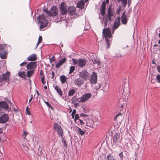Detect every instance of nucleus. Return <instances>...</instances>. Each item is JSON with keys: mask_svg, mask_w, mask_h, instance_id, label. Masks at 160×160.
<instances>
[{"mask_svg": "<svg viewBox=\"0 0 160 160\" xmlns=\"http://www.w3.org/2000/svg\"><path fill=\"white\" fill-rule=\"evenodd\" d=\"M104 28L102 30V36L105 38L106 42V48H109L112 43V36L111 29L109 28H105L108 24V22H104Z\"/></svg>", "mask_w": 160, "mask_h": 160, "instance_id": "f257e3e1", "label": "nucleus"}, {"mask_svg": "<svg viewBox=\"0 0 160 160\" xmlns=\"http://www.w3.org/2000/svg\"><path fill=\"white\" fill-rule=\"evenodd\" d=\"M38 22L40 23V30L47 27L48 23V21L46 19V17L44 14L39 15L37 18Z\"/></svg>", "mask_w": 160, "mask_h": 160, "instance_id": "f03ea898", "label": "nucleus"}, {"mask_svg": "<svg viewBox=\"0 0 160 160\" xmlns=\"http://www.w3.org/2000/svg\"><path fill=\"white\" fill-rule=\"evenodd\" d=\"M54 129L55 130L58 135L61 137L63 135V130L60 125L57 123H54L53 126Z\"/></svg>", "mask_w": 160, "mask_h": 160, "instance_id": "7ed1b4c3", "label": "nucleus"}, {"mask_svg": "<svg viewBox=\"0 0 160 160\" xmlns=\"http://www.w3.org/2000/svg\"><path fill=\"white\" fill-rule=\"evenodd\" d=\"M10 72L7 71L5 73L2 74L0 75V82H2L5 81L9 83L10 81Z\"/></svg>", "mask_w": 160, "mask_h": 160, "instance_id": "20e7f679", "label": "nucleus"}, {"mask_svg": "<svg viewBox=\"0 0 160 160\" xmlns=\"http://www.w3.org/2000/svg\"><path fill=\"white\" fill-rule=\"evenodd\" d=\"M78 75L80 77L83 78L85 81L89 79L90 76L89 73L86 70H83L79 72Z\"/></svg>", "mask_w": 160, "mask_h": 160, "instance_id": "39448f33", "label": "nucleus"}, {"mask_svg": "<svg viewBox=\"0 0 160 160\" xmlns=\"http://www.w3.org/2000/svg\"><path fill=\"white\" fill-rule=\"evenodd\" d=\"M50 15L49 16L54 17L58 15V9L56 6H53L51 8L49 11Z\"/></svg>", "mask_w": 160, "mask_h": 160, "instance_id": "423d86ee", "label": "nucleus"}, {"mask_svg": "<svg viewBox=\"0 0 160 160\" xmlns=\"http://www.w3.org/2000/svg\"><path fill=\"white\" fill-rule=\"evenodd\" d=\"M66 4L65 2H62L59 5L61 14L64 15L66 14L68 10L66 9Z\"/></svg>", "mask_w": 160, "mask_h": 160, "instance_id": "0eeeda50", "label": "nucleus"}, {"mask_svg": "<svg viewBox=\"0 0 160 160\" xmlns=\"http://www.w3.org/2000/svg\"><path fill=\"white\" fill-rule=\"evenodd\" d=\"M97 73L94 72H93L90 79V83L93 84H95L96 83L97 80Z\"/></svg>", "mask_w": 160, "mask_h": 160, "instance_id": "6e6552de", "label": "nucleus"}, {"mask_svg": "<svg viewBox=\"0 0 160 160\" xmlns=\"http://www.w3.org/2000/svg\"><path fill=\"white\" fill-rule=\"evenodd\" d=\"M37 66V62H30L27 64L26 67L27 70L34 69L36 68Z\"/></svg>", "mask_w": 160, "mask_h": 160, "instance_id": "1a4fd4ad", "label": "nucleus"}, {"mask_svg": "<svg viewBox=\"0 0 160 160\" xmlns=\"http://www.w3.org/2000/svg\"><path fill=\"white\" fill-rule=\"evenodd\" d=\"M9 117L7 114L4 113L0 117V123L2 124L5 123L8 121Z\"/></svg>", "mask_w": 160, "mask_h": 160, "instance_id": "9d476101", "label": "nucleus"}, {"mask_svg": "<svg viewBox=\"0 0 160 160\" xmlns=\"http://www.w3.org/2000/svg\"><path fill=\"white\" fill-rule=\"evenodd\" d=\"M92 96L91 94L90 93H88L83 95L80 99V101L84 102L85 101L88 100Z\"/></svg>", "mask_w": 160, "mask_h": 160, "instance_id": "9b49d317", "label": "nucleus"}, {"mask_svg": "<svg viewBox=\"0 0 160 160\" xmlns=\"http://www.w3.org/2000/svg\"><path fill=\"white\" fill-rule=\"evenodd\" d=\"M126 11L124 10L122 13L121 17V22L122 24H125L127 23L128 19L127 18V16L125 14Z\"/></svg>", "mask_w": 160, "mask_h": 160, "instance_id": "f8f14e48", "label": "nucleus"}, {"mask_svg": "<svg viewBox=\"0 0 160 160\" xmlns=\"http://www.w3.org/2000/svg\"><path fill=\"white\" fill-rule=\"evenodd\" d=\"M78 65L79 67H84L87 63V60L84 59H78Z\"/></svg>", "mask_w": 160, "mask_h": 160, "instance_id": "ddd939ff", "label": "nucleus"}, {"mask_svg": "<svg viewBox=\"0 0 160 160\" xmlns=\"http://www.w3.org/2000/svg\"><path fill=\"white\" fill-rule=\"evenodd\" d=\"M86 122V126L88 127L91 128H93L94 125V121L92 119H86L85 120Z\"/></svg>", "mask_w": 160, "mask_h": 160, "instance_id": "4468645a", "label": "nucleus"}, {"mask_svg": "<svg viewBox=\"0 0 160 160\" xmlns=\"http://www.w3.org/2000/svg\"><path fill=\"white\" fill-rule=\"evenodd\" d=\"M74 82L75 85H77L78 86H80L83 84L84 81L83 79L78 78L75 79Z\"/></svg>", "mask_w": 160, "mask_h": 160, "instance_id": "2eb2a0df", "label": "nucleus"}, {"mask_svg": "<svg viewBox=\"0 0 160 160\" xmlns=\"http://www.w3.org/2000/svg\"><path fill=\"white\" fill-rule=\"evenodd\" d=\"M0 108L7 109L8 108V105L5 101H1L0 102Z\"/></svg>", "mask_w": 160, "mask_h": 160, "instance_id": "dca6fc26", "label": "nucleus"}, {"mask_svg": "<svg viewBox=\"0 0 160 160\" xmlns=\"http://www.w3.org/2000/svg\"><path fill=\"white\" fill-rule=\"evenodd\" d=\"M120 138V134L119 133H116L113 136V142L116 144L118 142V140Z\"/></svg>", "mask_w": 160, "mask_h": 160, "instance_id": "f3484780", "label": "nucleus"}, {"mask_svg": "<svg viewBox=\"0 0 160 160\" xmlns=\"http://www.w3.org/2000/svg\"><path fill=\"white\" fill-rule=\"evenodd\" d=\"M67 60V59L65 58H64L62 59L59 61L58 63L56 64L55 67L56 68H58L61 66Z\"/></svg>", "mask_w": 160, "mask_h": 160, "instance_id": "a211bd4d", "label": "nucleus"}, {"mask_svg": "<svg viewBox=\"0 0 160 160\" xmlns=\"http://www.w3.org/2000/svg\"><path fill=\"white\" fill-rule=\"evenodd\" d=\"M84 1L83 0H81L79 1L77 4V7L81 9H83L84 8Z\"/></svg>", "mask_w": 160, "mask_h": 160, "instance_id": "6ab92c4d", "label": "nucleus"}, {"mask_svg": "<svg viewBox=\"0 0 160 160\" xmlns=\"http://www.w3.org/2000/svg\"><path fill=\"white\" fill-rule=\"evenodd\" d=\"M68 11L69 12V14L71 16L73 15L75 12V10L72 6H70L68 8Z\"/></svg>", "mask_w": 160, "mask_h": 160, "instance_id": "aec40b11", "label": "nucleus"}, {"mask_svg": "<svg viewBox=\"0 0 160 160\" xmlns=\"http://www.w3.org/2000/svg\"><path fill=\"white\" fill-rule=\"evenodd\" d=\"M37 56L35 54H32L27 58V60L30 61H34L36 60Z\"/></svg>", "mask_w": 160, "mask_h": 160, "instance_id": "412c9836", "label": "nucleus"}, {"mask_svg": "<svg viewBox=\"0 0 160 160\" xmlns=\"http://www.w3.org/2000/svg\"><path fill=\"white\" fill-rule=\"evenodd\" d=\"M55 89L60 97H62L63 93L61 88L58 85H56L55 86Z\"/></svg>", "mask_w": 160, "mask_h": 160, "instance_id": "4be33fe9", "label": "nucleus"}, {"mask_svg": "<svg viewBox=\"0 0 160 160\" xmlns=\"http://www.w3.org/2000/svg\"><path fill=\"white\" fill-rule=\"evenodd\" d=\"M80 98H77L76 97H74L72 99V103L74 104L78 105V102L81 101H79Z\"/></svg>", "mask_w": 160, "mask_h": 160, "instance_id": "5701e85b", "label": "nucleus"}, {"mask_svg": "<svg viewBox=\"0 0 160 160\" xmlns=\"http://www.w3.org/2000/svg\"><path fill=\"white\" fill-rule=\"evenodd\" d=\"M76 130L78 132V134L81 136H83L85 133V131L82 130L81 128L78 127H76Z\"/></svg>", "mask_w": 160, "mask_h": 160, "instance_id": "b1692460", "label": "nucleus"}, {"mask_svg": "<svg viewBox=\"0 0 160 160\" xmlns=\"http://www.w3.org/2000/svg\"><path fill=\"white\" fill-rule=\"evenodd\" d=\"M120 20L119 18L118 17V19L116 21V19L115 20V22L113 25V28H114L115 29H117L118 28L119 26L120 25Z\"/></svg>", "mask_w": 160, "mask_h": 160, "instance_id": "393cba45", "label": "nucleus"}, {"mask_svg": "<svg viewBox=\"0 0 160 160\" xmlns=\"http://www.w3.org/2000/svg\"><path fill=\"white\" fill-rule=\"evenodd\" d=\"M26 72L25 71H20L18 73V75L21 78L26 79L27 75H26Z\"/></svg>", "mask_w": 160, "mask_h": 160, "instance_id": "a878e982", "label": "nucleus"}, {"mask_svg": "<svg viewBox=\"0 0 160 160\" xmlns=\"http://www.w3.org/2000/svg\"><path fill=\"white\" fill-rule=\"evenodd\" d=\"M34 71L35 70L34 69L29 70L27 72V76L30 78L33 75Z\"/></svg>", "mask_w": 160, "mask_h": 160, "instance_id": "bb28decb", "label": "nucleus"}, {"mask_svg": "<svg viewBox=\"0 0 160 160\" xmlns=\"http://www.w3.org/2000/svg\"><path fill=\"white\" fill-rule=\"evenodd\" d=\"M60 80L62 83H64L67 80L66 77L63 75H62L60 77Z\"/></svg>", "mask_w": 160, "mask_h": 160, "instance_id": "cd10ccee", "label": "nucleus"}, {"mask_svg": "<svg viewBox=\"0 0 160 160\" xmlns=\"http://www.w3.org/2000/svg\"><path fill=\"white\" fill-rule=\"evenodd\" d=\"M76 92L75 90L74 89H72L70 90L68 93V95L69 96L71 97Z\"/></svg>", "mask_w": 160, "mask_h": 160, "instance_id": "c85d7f7f", "label": "nucleus"}, {"mask_svg": "<svg viewBox=\"0 0 160 160\" xmlns=\"http://www.w3.org/2000/svg\"><path fill=\"white\" fill-rule=\"evenodd\" d=\"M0 57L2 59H5L6 58L7 55L6 53L4 52L1 51L0 52Z\"/></svg>", "mask_w": 160, "mask_h": 160, "instance_id": "c756f323", "label": "nucleus"}, {"mask_svg": "<svg viewBox=\"0 0 160 160\" xmlns=\"http://www.w3.org/2000/svg\"><path fill=\"white\" fill-rule=\"evenodd\" d=\"M75 123L79 125L80 124L81 125H83L85 124V122L80 119L77 120Z\"/></svg>", "mask_w": 160, "mask_h": 160, "instance_id": "7c9ffc66", "label": "nucleus"}, {"mask_svg": "<svg viewBox=\"0 0 160 160\" xmlns=\"http://www.w3.org/2000/svg\"><path fill=\"white\" fill-rule=\"evenodd\" d=\"M62 138V142L63 143L64 146L65 148H67V147L68 144L66 142V140L65 139V138L63 136L61 137Z\"/></svg>", "mask_w": 160, "mask_h": 160, "instance_id": "2f4dec72", "label": "nucleus"}, {"mask_svg": "<svg viewBox=\"0 0 160 160\" xmlns=\"http://www.w3.org/2000/svg\"><path fill=\"white\" fill-rule=\"evenodd\" d=\"M114 159V157L112 155L111 153H109L108 154L107 157V160H112Z\"/></svg>", "mask_w": 160, "mask_h": 160, "instance_id": "473e14b6", "label": "nucleus"}, {"mask_svg": "<svg viewBox=\"0 0 160 160\" xmlns=\"http://www.w3.org/2000/svg\"><path fill=\"white\" fill-rule=\"evenodd\" d=\"M113 15L112 13V10L111 9V6H110L108 9V16H113Z\"/></svg>", "mask_w": 160, "mask_h": 160, "instance_id": "72a5a7b5", "label": "nucleus"}, {"mask_svg": "<svg viewBox=\"0 0 160 160\" xmlns=\"http://www.w3.org/2000/svg\"><path fill=\"white\" fill-rule=\"evenodd\" d=\"M118 2L121 1L122 3V6L123 7L126 6L127 3V0H118Z\"/></svg>", "mask_w": 160, "mask_h": 160, "instance_id": "f704fd0d", "label": "nucleus"}, {"mask_svg": "<svg viewBox=\"0 0 160 160\" xmlns=\"http://www.w3.org/2000/svg\"><path fill=\"white\" fill-rule=\"evenodd\" d=\"M93 61L94 64H97L98 65H99L100 64V62L98 59H94V60H93Z\"/></svg>", "mask_w": 160, "mask_h": 160, "instance_id": "c9c22d12", "label": "nucleus"}, {"mask_svg": "<svg viewBox=\"0 0 160 160\" xmlns=\"http://www.w3.org/2000/svg\"><path fill=\"white\" fill-rule=\"evenodd\" d=\"M75 68L74 66H71L70 68L69 72V73L70 74L73 72L75 70Z\"/></svg>", "mask_w": 160, "mask_h": 160, "instance_id": "e433bc0d", "label": "nucleus"}, {"mask_svg": "<svg viewBox=\"0 0 160 160\" xmlns=\"http://www.w3.org/2000/svg\"><path fill=\"white\" fill-rule=\"evenodd\" d=\"M105 10H106V9H105V8H100V12H101V14L102 16H103L105 15Z\"/></svg>", "mask_w": 160, "mask_h": 160, "instance_id": "4c0bfd02", "label": "nucleus"}, {"mask_svg": "<svg viewBox=\"0 0 160 160\" xmlns=\"http://www.w3.org/2000/svg\"><path fill=\"white\" fill-rule=\"evenodd\" d=\"M155 80L157 82L160 83V74H158Z\"/></svg>", "mask_w": 160, "mask_h": 160, "instance_id": "58836bf2", "label": "nucleus"}, {"mask_svg": "<svg viewBox=\"0 0 160 160\" xmlns=\"http://www.w3.org/2000/svg\"><path fill=\"white\" fill-rule=\"evenodd\" d=\"M72 61L74 65H76L77 64H78V59H77L75 58H72Z\"/></svg>", "mask_w": 160, "mask_h": 160, "instance_id": "ea45409f", "label": "nucleus"}, {"mask_svg": "<svg viewBox=\"0 0 160 160\" xmlns=\"http://www.w3.org/2000/svg\"><path fill=\"white\" fill-rule=\"evenodd\" d=\"M101 86V84L98 83V85H96L94 88V89L97 90L100 88Z\"/></svg>", "mask_w": 160, "mask_h": 160, "instance_id": "a19ab883", "label": "nucleus"}, {"mask_svg": "<svg viewBox=\"0 0 160 160\" xmlns=\"http://www.w3.org/2000/svg\"><path fill=\"white\" fill-rule=\"evenodd\" d=\"M106 3L105 2V1H103L102 2V4L101 5V7L100 8H105L106 9Z\"/></svg>", "mask_w": 160, "mask_h": 160, "instance_id": "79ce46f5", "label": "nucleus"}, {"mask_svg": "<svg viewBox=\"0 0 160 160\" xmlns=\"http://www.w3.org/2000/svg\"><path fill=\"white\" fill-rule=\"evenodd\" d=\"M44 102L48 107L50 108L52 110L53 109V107L50 105L48 102L44 101Z\"/></svg>", "mask_w": 160, "mask_h": 160, "instance_id": "37998d69", "label": "nucleus"}, {"mask_svg": "<svg viewBox=\"0 0 160 160\" xmlns=\"http://www.w3.org/2000/svg\"><path fill=\"white\" fill-rule=\"evenodd\" d=\"M80 116L81 117H85L86 119H88V115L84 113H81L80 114Z\"/></svg>", "mask_w": 160, "mask_h": 160, "instance_id": "c03bdc74", "label": "nucleus"}, {"mask_svg": "<svg viewBox=\"0 0 160 160\" xmlns=\"http://www.w3.org/2000/svg\"><path fill=\"white\" fill-rule=\"evenodd\" d=\"M43 10L44 12L46 13L48 16H49L50 15L49 11H48V9L46 8L43 9Z\"/></svg>", "mask_w": 160, "mask_h": 160, "instance_id": "a18cd8bd", "label": "nucleus"}, {"mask_svg": "<svg viewBox=\"0 0 160 160\" xmlns=\"http://www.w3.org/2000/svg\"><path fill=\"white\" fill-rule=\"evenodd\" d=\"M75 118L74 119V121L75 122H76V121H77V120H78L79 118L80 117L79 116V115L78 114H75Z\"/></svg>", "mask_w": 160, "mask_h": 160, "instance_id": "49530a36", "label": "nucleus"}, {"mask_svg": "<svg viewBox=\"0 0 160 160\" xmlns=\"http://www.w3.org/2000/svg\"><path fill=\"white\" fill-rule=\"evenodd\" d=\"M26 111L27 112V114L28 115H31V113L29 111V108H28V106L26 109Z\"/></svg>", "mask_w": 160, "mask_h": 160, "instance_id": "de8ad7c7", "label": "nucleus"}, {"mask_svg": "<svg viewBox=\"0 0 160 160\" xmlns=\"http://www.w3.org/2000/svg\"><path fill=\"white\" fill-rule=\"evenodd\" d=\"M76 110L75 109H73L72 113V114H71L72 118H74V115L75 114V113H76Z\"/></svg>", "mask_w": 160, "mask_h": 160, "instance_id": "09e8293b", "label": "nucleus"}, {"mask_svg": "<svg viewBox=\"0 0 160 160\" xmlns=\"http://www.w3.org/2000/svg\"><path fill=\"white\" fill-rule=\"evenodd\" d=\"M45 79L44 76H43L41 78V81L42 83L44 85L46 83V81H44V79Z\"/></svg>", "mask_w": 160, "mask_h": 160, "instance_id": "8fccbe9b", "label": "nucleus"}, {"mask_svg": "<svg viewBox=\"0 0 160 160\" xmlns=\"http://www.w3.org/2000/svg\"><path fill=\"white\" fill-rule=\"evenodd\" d=\"M119 159H123V153L122 152H121L119 154Z\"/></svg>", "mask_w": 160, "mask_h": 160, "instance_id": "3c124183", "label": "nucleus"}, {"mask_svg": "<svg viewBox=\"0 0 160 160\" xmlns=\"http://www.w3.org/2000/svg\"><path fill=\"white\" fill-rule=\"evenodd\" d=\"M42 40V38L41 36H39L38 42V43H40Z\"/></svg>", "mask_w": 160, "mask_h": 160, "instance_id": "603ef678", "label": "nucleus"}, {"mask_svg": "<svg viewBox=\"0 0 160 160\" xmlns=\"http://www.w3.org/2000/svg\"><path fill=\"white\" fill-rule=\"evenodd\" d=\"M55 60V57L53 56L51 59L50 60V61L51 63L53 62Z\"/></svg>", "mask_w": 160, "mask_h": 160, "instance_id": "864d4df0", "label": "nucleus"}, {"mask_svg": "<svg viewBox=\"0 0 160 160\" xmlns=\"http://www.w3.org/2000/svg\"><path fill=\"white\" fill-rule=\"evenodd\" d=\"M4 49V46L3 45L0 44V50L2 51Z\"/></svg>", "mask_w": 160, "mask_h": 160, "instance_id": "5fc2aeb1", "label": "nucleus"}, {"mask_svg": "<svg viewBox=\"0 0 160 160\" xmlns=\"http://www.w3.org/2000/svg\"><path fill=\"white\" fill-rule=\"evenodd\" d=\"M28 132H26L25 131H24L23 133V135L25 137H24V138H25V137H26V136L27 135V134H28Z\"/></svg>", "mask_w": 160, "mask_h": 160, "instance_id": "6e6d98bb", "label": "nucleus"}, {"mask_svg": "<svg viewBox=\"0 0 160 160\" xmlns=\"http://www.w3.org/2000/svg\"><path fill=\"white\" fill-rule=\"evenodd\" d=\"M151 81L152 83H154L156 82L155 79L152 78H151Z\"/></svg>", "mask_w": 160, "mask_h": 160, "instance_id": "4d7b16f0", "label": "nucleus"}, {"mask_svg": "<svg viewBox=\"0 0 160 160\" xmlns=\"http://www.w3.org/2000/svg\"><path fill=\"white\" fill-rule=\"evenodd\" d=\"M131 13V12L130 10H128V12H127V14H128L127 17H129V16L130 15Z\"/></svg>", "mask_w": 160, "mask_h": 160, "instance_id": "13d9d810", "label": "nucleus"}, {"mask_svg": "<svg viewBox=\"0 0 160 160\" xmlns=\"http://www.w3.org/2000/svg\"><path fill=\"white\" fill-rule=\"evenodd\" d=\"M55 75V73L54 71H52V78L53 79Z\"/></svg>", "mask_w": 160, "mask_h": 160, "instance_id": "bf43d9fd", "label": "nucleus"}, {"mask_svg": "<svg viewBox=\"0 0 160 160\" xmlns=\"http://www.w3.org/2000/svg\"><path fill=\"white\" fill-rule=\"evenodd\" d=\"M103 22H108V19L107 18V17H105L103 19Z\"/></svg>", "mask_w": 160, "mask_h": 160, "instance_id": "052dcab7", "label": "nucleus"}, {"mask_svg": "<svg viewBox=\"0 0 160 160\" xmlns=\"http://www.w3.org/2000/svg\"><path fill=\"white\" fill-rule=\"evenodd\" d=\"M157 69L158 71L160 73V66H158L157 67Z\"/></svg>", "mask_w": 160, "mask_h": 160, "instance_id": "680f3d73", "label": "nucleus"}, {"mask_svg": "<svg viewBox=\"0 0 160 160\" xmlns=\"http://www.w3.org/2000/svg\"><path fill=\"white\" fill-rule=\"evenodd\" d=\"M33 95L32 94L31 95V98H30V99L29 100V103H30L31 102V100L33 99Z\"/></svg>", "mask_w": 160, "mask_h": 160, "instance_id": "e2e57ef3", "label": "nucleus"}, {"mask_svg": "<svg viewBox=\"0 0 160 160\" xmlns=\"http://www.w3.org/2000/svg\"><path fill=\"white\" fill-rule=\"evenodd\" d=\"M123 104L122 103H119L118 104V106L120 108L121 107L122 108L123 107Z\"/></svg>", "mask_w": 160, "mask_h": 160, "instance_id": "0e129e2a", "label": "nucleus"}, {"mask_svg": "<svg viewBox=\"0 0 160 160\" xmlns=\"http://www.w3.org/2000/svg\"><path fill=\"white\" fill-rule=\"evenodd\" d=\"M43 71L42 70H41L40 71V76H42L43 75Z\"/></svg>", "mask_w": 160, "mask_h": 160, "instance_id": "69168bd1", "label": "nucleus"}, {"mask_svg": "<svg viewBox=\"0 0 160 160\" xmlns=\"http://www.w3.org/2000/svg\"><path fill=\"white\" fill-rule=\"evenodd\" d=\"M112 16H107V17L108 18V20L109 21H111V17Z\"/></svg>", "mask_w": 160, "mask_h": 160, "instance_id": "338daca9", "label": "nucleus"}, {"mask_svg": "<svg viewBox=\"0 0 160 160\" xmlns=\"http://www.w3.org/2000/svg\"><path fill=\"white\" fill-rule=\"evenodd\" d=\"M22 65L23 66L25 65L27 63V62H26L24 61L23 62H22Z\"/></svg>", "mask_w": 160, "mask_h": 160, "instance_id": "774afa93", "label": "nucleus"}]
</instances>
